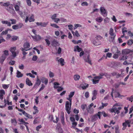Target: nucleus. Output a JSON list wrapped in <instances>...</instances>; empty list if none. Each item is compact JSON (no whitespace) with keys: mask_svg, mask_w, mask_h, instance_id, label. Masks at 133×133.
Here are the masks:
<instances>
[{"mask_svg":"<svg viewBox=\"0 0 133 133\" xmlns=\"http://www.w3.org/2000/svg\"><path fill=\"white\" fill-rule=\"evenodd\" d=\"M2 6L6 7L5 9L9 12L12 14H14L15 13V12L13 8V5L10 4L9 2L4 3Z\"/></svg>","mask_w":133,"mask_h":133,"instance_id":"1","label":"nucleus"},{"mask_svg":"<svg viewBox=\"0 0 133 133\" xmlns=\"http://www.w3.org/2000/svg\"><path fill=\"white\" fill-rule=\"evenodd\" d=\"M112 51L114 53L115 52L116 53L113 55V58L115 59L118 58L121 54V51L118 50L116 47L113 48L112 49Z\"/></svg>","mask_w":133,"mask_h":133,"instance_id":"2","label":"nucleus"},{"mask_svg":"<svg viewBox=\"0 0 133 133\" xmlns=\"http://www.w3.org/2000/svg\"><path fill=\"white\" fill-rule=\"evenodd\" d=\"M109 34L110 35L109 36L110 41H113L115 39L116 35L115 33L114 32V30L112 28H110V29Z\"/></svg>","mask_w":133,"mask_h":133,"instance_id":"3","label":"nucleus"},{"mask_svg":"<svg viewBox=\"0 0 133 133\" xmlns=\"http://www.w3.org/2000/svg\"><path fill=\"white\" fill-rule=\"evenodd\" d=\"M71 105L72 103H71V104L70 103H69L68 101H66L65 102V110L68 114H69L70 113Z\"/></svg>","mask_w":133,"mask_h":133,"instance_id":"4","label":"nucleus"},{"mask_svg":"<svg viewBox=\"0 0 133 133\" xmlns=\"http://www.w3.org/2000/svg\"><path fill=\"white\" fill-rule=\"evenodd\" d=\"M121 109L122 107H121L117 108L116 107H113L110 110V111L111 112H114L115 114L116 113L117 114H118L120 112L119 110Z\"/></svg>","mask_w":133,"mask_h":133,"instance_id":"5","label":"nucleus"},{"mask_svg":"<svg viewBox=\"0 0 133 133\" xmlns=\"http://www.w3.org/2000/svg\"><path fill=\"white\" fill-rule=\"evenodd\" d=\"M98 117L99 119H101V117H100V116L98 114V112L97 114L92 115L90 116L91 121L93 122L96 121L98 119Z\"/></svg>","mask_w":133,"mask_h":133,"instance_id":"6","label":"nucleus"},{"mask_svg":"<svg viewBox=\"0 0 133 133\" xmlns=\"http://www.w3.org/2000/svg\"><path fill=\"white\" fill-rule=\"evenodd\" d=\"M86 110L87 112H85L84 114L85 115H88V113L90 114H92L94 112V109L92 107H88L87 108Z\"/></svg>","mask_w":133,"mask_h":133,"instance_id":"7","label":"nucleus"},{"mask_svg":"<svg viewBox=\"0 0 133 133\" xmlns=\"http://www.w3.org/2000/svg\"><path fill=\"white\" fill-rule=\"evenodd\" d=\"M33 40L35 42H37L41 40L42 38L39 35H36L35 36L31 35Z\"/></svg>","mask_w":133,"mask_h":133,"instance_id":"8","label":"nucleus"},{"mask_svg":"<svg viewBox=\"0 0 133 133\" xmlns=\"http://www.w3.org/2000/svg\"><path fill=\"white\" fill-rule=\"evenodd\" d=\"M90 55L89 54H88L87 56V57L84 56V59L85 61L86 62L90 64L91 65L92 63L91 61V59L90 58Z\"/></svg>","mask_w":133,"mask_h":133,"instance_id":"9","label":"nucleus"},{"mask_svg":"<svg viewBox=\"0 0 133 133\" xmlns=\"http://www.w3.org/2000/svg\"><path fill=\"white\" fill-rule=\"evenodd\" d=\"M100 10L101 13V14L104 17H105L107 16V13L106 10L104 7H101L100 8Z\"/></svg>","mask_w":133,"mask_h":133,"instance_id":"10","label":"nucleus"},{"mask_svg":"<svg viewBox=\"0 0 133 133\" xmlns=\"http://www.w3.org/2000/svg\"><path fill=\"white\" fill-rule=\"evenodd\" d=\"M16 49V46L11 47L10 49V51L12 53L13 56L14 57H16V52L15 51Z\"/></svg>","mask_w":133,"mask_h":133,"instance_id":"11","label":"nucleus"},{"mask_svg":"<svg viewBox=\"0 0 133 133\" xmlns=\"http://www.w3.org/2000/svg\"><path fill=\"white\" fill-rule=\"evenodd\" d=\"M133 52V50H131L128 49L123 50L122 51V53L124 55H127L130 53H132Z\"/></svg>","mask_w":133,"mask_h":133,"instance_id":"12","label":"nucleus"},{"mask_svg":"<svg viewBox=\"0 0 133 133\" xmlns=\"http://www.w3.org/2000/svg\"><path fill=\"white\" fill-rule=\"evenodd\" d=\"M92 100H94L96 98L97 95V91L96 90H94L92 92Z\"/></svg>","mask_w":133,"mask_h":133,"instance_id":"13","label":"nucleus"},{"mask_svg":"<svg viewBox=\"0 0 133 133\" xmlns=\"http://www.w3.org/2000/svg\"><path fill=\"white\" fill-rule=\"evenodd\" d=\"M112 76H116V78H118L121 76V74H119L116 71H114L111 73Z\"/></svg>","mask_w":133,"mask_h":133,"instance_id":"14","label":"nucleus"},{"mask_svg":"<svg viewBox=\"0 0 133 133\" xmlns=\"http://www.w3.org/2000/svg\"><path fill=\"white\" fill-rule=\"evenodd\" d=\"M48 22H37L36 23V24L38 26H41L45 27L47 25Z\"/></svg>","mask_w":133,"mask_h":133,"instance_id":"15","label":"nucleus"},{"mask_svg":"<svg viewBox=\"0 0 133 133\" xmlns=\"http://www.w3.org/2000/svg\"><path fill=\"white\" fill-rule=\"evenodd\" d=\"M58 44V42L56 39H54L51 42V45L52 46L56 47L57 46Z\"/></svg>","mask_w":133,"mask_h":133,"instance_id":"16","label":"nucleus"},{"mask_svg":"<svg viewBox=\"0 0 133 133\" xmlns=\"http://www.w3.org/2000/svg\"><path fill=\"white\" fill-rule=\"evenodd\" d=\"M93 43L95 46H97L100 44V43L98 39H95L93 42Z\"/></svg>","mask_w":133,"mask_h":133,"instance_id":"17","label":"nucleus"},{"mask_svg":"<svg viewBox=\"0 0 133 133\" xmlns=\"http://www.w3.org/2000/svg\"><path fill=\"white\" fill-rule=\"evenodd\" d=\"M30 47V45L29 43L27 42L24 43L23 45L24 48L25 49H30L29 48Z\"/></svg>","mask_w":133,"mask_h":133,"instance_id":"18","label":"nucleus"},{"mask_svg":"<svg viewBox=\"0 0 133 133\" xmlns=\"http://www.w3.org/2000/svg\"><path fill=\"white\" fill-rule=\"evenodd\" d=\"M104 76L103 73H101L99 74V76H95L94 77L95 79H97L99 80L100 79L103 78V77Z\"/></svg>","mask_w":133,"mask_h":133,"instance_id":"19","label":"nucleus"},{"mask_svg":"<svg viewBox=\"0 0 133 133\" xmlns=\"http://www.w3.org/2000/svg\"><path fill=\"white\" fill-rule=\"evenodd\" d=\"M6 58V56L4 55H2L0 58V62L1 64H3V62Z\"/></svg>","mask_w":133,"mask_h":133,"instance_id":"20","label":"nucleus"},{"mask_svg":"<svg viewBox=\"0 0 133 133\" xmlns=\"http://www.w3.org/2000/svg\"><path fill=\"white\" fill-rule=\"evenodd\" d=\"M82 50L81 48H79L78 45L75 46L74 48V51H77L78 52H80Z\"/></svg>","mask_w":133,"mask_h":133,"instance_id":"21","label":"nucleus"},{"mask_svg":"<svg viewBox=\"0 0 133 133\" xmlns=\"http://www.w3.org/2000/svg\"><path fill=\"white\" fill-rule=\"evenodd\" d=\"M98 114L100 115V117H101V116L102 115H103V116L104 117H106L108 116V115L106 114L104 111H99L98 112Z\"/></svg>","mask_w":133,"mask_h":133,"instance_id":"22","label":"nucleus"},{"mask_svg":"<svg viewBox=\"0 0 133 133\" xmlns=\"http://www.w3.org/2000/svg\"><path fill=\"white\" fill-rule=\"evenodd\" d=\"M89 85L88 84L84 83L82 84L81 88L83 90H85L88 87Z\"/></svg>","mask_w":133,"mask_h":133,"instance_id":"23","label":"nucleus"},{"mask_svg":"<svg viewBox=\"0 0 133 133\" xmlns=\"http://www.w3.org/2000/svg\"><path fill=\"white\" fill-rule=\"evenodd\" d=\"M26 84L29 86H31L32 85V83L28 78H27L26 79Z\"/></svg>","mask_w":133,"mask_h":133,"instance_id":"24","label":"nucleus"},{"mask_svg":"<svg viewBox=\"0 0 133 133\" xmlns=\"http://www.w3.org/2000/svg\"><path fill=\"white\" fill-rule=\"evenodd\" d=\"M33 108L34 110H35V111L33 112V114L35 115L37 114L39 112V110L38 109L37 107H36L35 105H34Z\"/></svg>","mask_w":133,"mask_h":133,"instance_id":"25","label":"nucleus"},{"mask_svg":"<svg viewBox=\"0 0 133 133\" xmlns=\"http://www.w3.org/2000/svg\"><path fill=\"white\" fill-rule=\"evenodd\" d=\"M2 23L3 24H7L8 26H11V24L10 22L7 21H2Z\"/></svg>","mask_w":133,"mask_h":133,"instance_id":"26","label":"nucleus"},{"mask_svg":"<svg viewBox=\"0 0 133 133\" xmlns=\"http://www.w3.org/2000/svg\"><path fill=\"white\" fill-rule=\"evenodd\" d=\"M21 49L23 52V55H25L27 54V53L25 52V51H27L28 50H30V49H25L23 48H21Z\"/></svg>","mask_w":133,"mask_h":133,"instance_id":"27","label":"nucleus"},{"mask_svg":"<svg viewBox=\"0 0 133 133\" xmlns=\"http://www.w3.org/2000/svg\"><path fill=\"white\" fill-rule=\"evenodd\" d=\"M16 74V76L18 78L22 77L23 75V74H22L18 70L17 71Z\"/></svg>","mask_w":133,"mask_h":133,"instance_id":"28","label":"nucleus"},{"mask_svg":"<svg viewBox=\"0 0 133 133\" xmlns=\"http://www.w3.org/2000/svg\"><path fill=\"white\" fill-rule=\"evenodd\" d=\"M71 32L74 36H75L78 37L80 36V35L77 30H76L75 32H74V31H72Z\"/></svg>","mask_w":133,"mask_h":133,"instance_id":"29","label":"nucleus"},{"mask_svg":"<svg viewBox=\"0 0 133 133\" xmlns=\"http://www.w3.org/2000/svg\"><path fill=\"white\" fill-rule=\"evenodd\" d=\"M80 76L78 75H75L74 76V78L75 81H76L79 80L80 78Z\"/></svg>","mask_w":133,"mask_h":133,"instance_id":"30","label":"nucleus"},{"mask_svg":"<svg viewBox=\"0 0 133 133\" xmlns=\"http://www.w3.org/2000/svg\"><path fill=\"white\" fill-rule=\"evenodd\" d=\"M92 83L94 84H97L99 83V80L97 79H95L94 78V79H92Z\"/></svg>","mask_w":133,"mask_h":133,"instance_id":"31","label":"nucleus"},{"mask_svg":"<svg viewBox=\"0 0 133 133\" xmlns=\"http://www.w3.org/2000/svg\"><path fill=\"white\" fill-rule=\"evenodd\" d=\"M95 20L98 23H101L103 21V19L102 17H99L96 18Z\"/></svg>","mask_w":133,"mask_h":133,"instance_id":"32","label":"nucleus"},{"mask_svg":"<svg viewBox=\"0 0 133 133\" xmlns=\"http://www.w3.org/2000/svg\"><path fill=\"white\" fill-rule=\"evenodd\" d=\"M60 119L62 124L63 125H64L65 123L64 121V115H62L61 116Z\"/></svg>","mask_w":133,"mask_h":133,"instance_id":"33","label":"nucleus"},{"mask_svg":"<svg viewBox=\"0 0 133 133\" xmlns=\"http://www.w3.org/2000/svg\"><path fill=\"white\" fill-rule=\"evenodd\" d=\"M34 16L33 14H31V15L29 19V21L30 22H34L35 21L34 18Z\"/></svg>","mask_w":133,"mask_h":133,"instance_id":"34","label":"nucleus"},{"mask_svg":"<svg viewBox=\"0 0 133 133\" xmlns=\"http://www.w3.org/2000/svg\"><path fill=\"white\" fill-rule=\"evenodd\" d=\"M115 133H119V130L118 126L117 125H115Z\"/></svg>","mask_w":133,"mask_h":133,"instance_id":"35","label":"nucleus"},{"mask_svg":"<svg viewBox=\"0 0 133 133\" xmlns=\"http://www.w3.org/2000/svg\"><path fill=\"white\" fill-rule=\"evenodd\" d=\"M132 54L129 55L127 58L128 61L131 62L133 58V56L132 55Z\"/></svg>","mask_w":133,"mask_h":133,"instance_id":"36","label":"nucleus"},{"mask_svg":"<svg viewBox=\"0 0 133 133\" xmlns=\"http://www.w3.org/2000/svg\"><path fill=\"white\" fill-rule=\"evenodd\" d=\"M58 62H60L61 66H63L64 64L63 63L64 62V59L62 58H60L59 60H58Z\"/></svg>","mask_w":133,"mask_h":133,"instance_id":"37","label":"nucleus"},{"mask_svg":"<svg viewBox=\"0 0 133 133\" xmlns=\"http://www.w3.org/2000/svg\"><path fill=\"white\" fill-rule=\"evenodd\" d=\"M11 123L13 124L15 126L17 124V122L15 119H11Z\"/></svg>","mask_w":133,"mask_h":133,"instance_id":"38","label":"nucleus"},{"mask_svg":"<svg viewBox=\"0 0 133 133\" xmlns=\"http://www.w3.org/2000/svg\"><path fill=\"white\" fill-rule=\"evenodd\" d=\"M127 44L129 45H131L133 44V40L132 39H129L127 42Z\"/></svg>","mask_w":133,"mask_h":133,"instance_id":"39","label":"nucleus"},{"mask_svg":"<svg viewBox=\"0 0 133 133\" xmlns=\"http://www.w3.org/2000/svg\"><path fill=\"white\" fill-rule=\"evenodd\" d=\"M41 83V81L38 78H37V80L35 83V85H37V86H39L40 85Z\"/></svg>","mask_w":133,"mask_h":133,"instance_id":"40","label":"nucleus"},{"mask_svg":"<svg viewBox=\"0 0 133 133\" xmlns=\"http://www.w3.org/2000/svg\"><path fill=\"white\" fill-rule=\"evenodd\" d=\"M17 25L18 29L21 28L24 26L23 24L21 23H19L18 24H17Z\"/></svg>","mask_w":133,"mask_h":133,"instance_id":"41","label":"nucleus"},{"mask_svg":"<svg viewBox=\"0 0 133 133\" xmlns=\"http://www.w3.org/2000/svg\"><path fill=\"white\" fill-rule=\"evenodd\" d=\"M9 21H11V24H14L16 23V21L15 19H9Z\"/></svg>","mask_w":133,"mask_h":133,"instance_id":"42","label":"nucleus"},{"mask_svg":"<svg viewBox=\"0 0 133 133\" xmlns=\"http://www.w3.org/2000/svg\"><path fill=\"white\" fill-rule=\"evenodd\" d=\"M86 104H83L81 105V108L84 111L87 107Z\"/></svg>","mask_w":133,"mask_h":133,"instance_id":"43","label":"nucleus"},{"mask_svg":"<svg viewBox=\"0 0 133 133\" xmlns=\"http://www.w3.org/2000/svg\"><path fill=\"white\" fill-rule=\"evenodd\" d=\"M102 106L100 107L99 108L100 109H103L104 107L107 106L108 105L107 103H102Z\"/></svg>","mask_w":133,"mask_h":133,"instance_id":"44","label":"nucleus"},{"mask_svg":"<svg viewBox=\"0 0 133 133\" xmlns=\"http://www.w3.org/2000/svg\"><path fill=\"white\" fill-rule=\"evenodd\" d=\"M128 56L127 55H124L122 56L120 60H124L127 59Z\"/></svg>","mask_w":133,"mask_h":133,"instance_id":"45","label":"nucleus"},{"mask_svg":"<svg viewBox=\"0 0 133 133\" xmlns=\"http://www.w3.org/2000/svg\"><path fill=\"white\" fill-rule=\"evenodd\" d=\"M123 64L125 65H128L130 64H132L133 65V63H128L127 61H125L123 63Z\"/></svg>","mask_w":133,"mask_h":133,"instance_id":"46","label":"nucleus"},{"mask_svg":"<svg viewBox=\"0 0 133 133\" xmlns=\"http://www.w3.org/2000/svg\"><path fill=\"white\" fill-rule=\"evenodd\" d=\"M127 99H128L129 101L132 102L133 101V95L131 96L130 97H127Z\"/></svg>","mask_w":133,"mask_h":133,"instance_id":"47","label":"nucleus"},{"mask_svg":"<svg viewBox=\"0 0 133 133\" xmlns=\"http://www.w3.org/2000/svg\"><path fill=\"white\" fill-rule=\"evenodd\" d=\"M57 15V14H54V15L52 16L51 17V18L53 20H55V19L56 18Z\"/></svg>","mask_w":133,"mask_h":133,"instance_id":"48","label":"nucleus"},{"mask_svg":"<svg viewBox=\"0 0 133 133\" xmlns=\"http://www.w3.org/2000/svg\"><path fill=\"white\" fill-rule=\"evenodd\" d=\"M51 26L53 27L58 28H59V27L55 24H51Z\"/></svg>","mask_w":133,"mask_h":133,"instance_id":"49","label":"nucleus"},{"mask_svg":"<svg viewBox=\"0 0 133 133\" xmlns=\"http://www.w3.org/2000/svg\"><path fill=\"white\" fill-rule=\"evenodd\" d=\"M75 27H74V29H76L78 27H81L82 26L79 24H75L74 25Z\"/></svg>","mask_w":133,"mask_h":133,"instance_id":"50","label":"nucleus"},{"mask_svg":"<svg viewBox=\"0 0 133 133\" xmlns=\"http://www.w3.org/2000/svg\"><path fill=\"white\" fill-rule=\"evenodd\" d=\"M14 8L16 11H18L19 10V7L17 5H16L15 6Z\"/></svg>","mask_w":133,"mask_h":133,"instance_id":"51","label":"nucleus"},{"mask_svg":"<svg viewBox=\"0 0 133 133\" xmlns=\"http://www.w3.org/2000/svg\"><path fill=\"white\" fill-rule=\"evenodd\" d=\"M75 94V92H71L70 93V94L69 95V97H72Z\"/></svg>","mask_w":133,"mask_h":133,"instance_id":"52","label":"nucleus"},{"mask_svg":"<svg viewBox=\"0 0 133 133\" xmlns=\"http://www.w3.org/2000/svg\"><path fill=\"white\" fill-rule=\"evenodd\" d=\"M26 2L28 5L30 6L31 5V2L30 0H26Z\"/></svg>","mask_w":133,"mask_h":133,"instance_id":"53","label":"nucleus"},{"mask_svg":"<svg viewBox=\"0 0 133 133\" xmlns=\"http://www.w3.org/2000/svg\"><path fill=\"white\" fill-rule=\"evenodd\" d=\"M8 33V32L7 30H5V31H3L1 33V36H2L4 35H6Z\"/></svg>","mask_w":133,"mask_h":133,"instance_id":"54","label":"nucleus"},{"mask_svg":"<svg viewBox=\"0 0 133 133\" xmlns=\"http://www.w3.org/2000/svg\"><path fill=\"white\" fill-rule=\"evenodd\" d=\"M26 75L27 76L29 75L30 77L33 78H34L35 77V76L34 75H32L31 73H27Z\"/></svg>","mask_w":133,"mask_h":133,"instance_id":"55","label":"nucleus"},{"mask_svg":"<svg viewBox=\"0 0 133 133\" xmlns=\"http://www.w3.org/2000/svg\"><path fill=\"white\" fill-rule=\"evenodd\" d=\"M122 125L123 127L122 128V130H124L126 129L127 127V124L125 123L124 122L123 123Z\"/></svg>","mask_w":133,"mask_h":133,"instance_id":"56","label":"nucleus"},{"mask_svg":"<svg viewBox=\"0 0 133 133\" xmlns=\"http://www.w3.org/2000/svg\"><path fill=\"white\" fill-rule=\"evenodd\" d=\"M126 29L127 28L125 27H123L122 29V33H125V32H127V31Z\"/></svg>","mask_w":133,"mask_h":133,"instance_id":"57","label":"nucleus"},{"mask_svg":"<svg viewBox=\"0 0 133 133\" xmlns=\"http://www.w3.org/2000/svg\"><path fill=\"white\" fill-rule=\"evenodd\" d=\"M5 41V39L2 38V37L0 36V44L1 43L3 42H4Z\"/></svg>","mask_w":133,"mask_h":133,"instance_id":"58","label":"nucleus"},{"mask_svg":"<svg viewBox=\"0 0 133 133\" xmlns=\"http://www.w3.org/2000/svg\"><path fill=\"white\" fill-rule=\"evenodd\" d=\"M110 19L108 17L106 18L104 20V23H108L109 22Z\"/></svg>","mask_w":133,"mask_h":133,"instance_id":"59","label":"nucleus"},{"mask_svg":"<svg viewBox=\"0 0 133 133\" xmlns=\"http://www.w3.org/2000/svg\"><path fill=\"white\" fill-rule=\"evenodd\" d=\"M54 76V74L51 71H50L49 73V76L50 78L53 77Z\"/></svg>","mask_w":133,"mask_h":133,"instance_id":"60","label":"nucleus"},{"mask_svg":"<svg viewBox=\"0 0 133 133\" xmlns=\"http://www.w3.org/2000/svg\"><path fill=\"white\" fill-rule=\"evenodd\" d=\"M88 5L87 2H84L81 3V5L82 6H87Z\"/></svg>","mask_w":133,"mask_h":133,"instance_id":"61","label":"nucleus"},{"mask_svg":"<svg viewBox=\"0 0 133 133\" xmlns=\"http://www.w3.org/2000/svg\"><path fill=\"white\" fill-rule=\"evenodd\" d=\"M4 54L5 56H8L9 55L8 51L7 50H5L4 51Z\"/></svg>","mask_w":133,"mask_h":133,"instance_id":"62","label":"nucleus"},{"mask_svg":"<svg viewBox=\"0 0 133 133\" xmlns=\"http://www.w3.org/2000/svg\"><path fill=\"white\" fill-rule=\"evenodd\" d=\"M42 127V126L41 125L37 126L36 128V130L37 131H38L39 129Z\"/></svg>","mask_w":133,"mask_h":133,"instance_id":"63","label":"nucleus"},{"mask_svg":"<svg viewBox=\"0 0 133 133\" xmlns=\"http://www.w3.org/2000/svg\"><path fill=\"white\" fill-rule=\"evenodd\" d=\"M15 61H11L9 63V64L11 65H14L15 63Z\"/></svg>","mask_w":133,"mask_h":133,"instance_id":"64","label":"nucleus"}]
</instances>
